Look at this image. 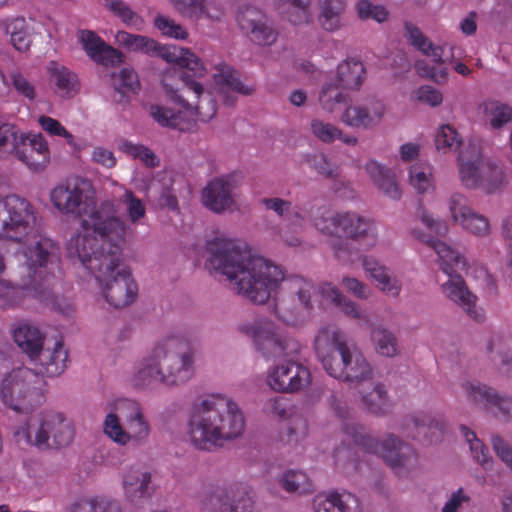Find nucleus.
<instances>
[{"label": "nucleus", "mask_w": 512, "mask_h": 512, "mask_svg": "<svg viewBox=\"0 0 512 512\" xmlns=\"http://www.w3.org/2000/svg\"><path fill=\"white\" fill-rule=\"evenodd\" d=\"M206 265L230 281L232 290L254 304H265L284 283L282 298L311 305L313 284L301 276L286 277L281 266L241 249L233 240L215 236L206 242Z\"/></svg>", "instance_id": "f257e3e1"}, {"label": "nucleus", "mask_w": 512, "mask_h": 512, "mask_svg": "<svg viewBox=\"0 0 512 512\" xmlns=\"http://www.w3.org/2000/svg\"><path fill=\"white\" fill-rule=\"evenodd\" d=\"M81 225L85 231L99 236L102 243L99 244L95 237L88 234L72 236L66 250L74 264L79 263L89 270L99 284L121 274L120 268H128L121 248L126 226L117 215L113 202L104 201L95 207L82 219Z\"/></svg>", "instance_id": "f03ea898"}, {"label": "nucleus", "mask_w": 512, "mask_h": 512, "mask_svg": "<svg viewBox=\"0 0 512 512\" xmlns=\"http://www.w3.org/2000/svg\"><path fill=\"white\" fill-rule=\"evenodd\" d=\"M25 262L19 282L6 284L0 291V299L9 306L23 302L26 296L38 299L62 314H68L72 309L69 302L59 297L55 292L57 278L55 272L60 267L59 246L50 238L40 237L34 245L24 251Z\"/></svg>", "instance_id": "7ed1b4c3"}, {"label": "nucleus", "mask_w": 512, "mask_h": 512, "mask_svg": "<svg viewBox=\"0 0 512 512\" xmlns=\"http://www.w3.org/2000/svg\"><path fill=\"white\" fill-rule=\"evenodd\" d=\"M188 427L191 443L197 449L212 451L239 437L245 422L236 403L213 394L193 404Z\"/></svg>", "instance_id": "20e7f679"}, {"label": "nucleus", "mask_w": 512, "mask_h": 512, "mask_svg": "<svg viewBox=\"0 0 512 512\" xmlns=\"http://www.w3.org/2000/svg\"><path fill=\"white\" fill-rule=\"evenodd\" d=\"M194 351L189 342L176 337L158 343L133 378L135 387L144 389L157 384L178 386L194 373Z\"/></svg>", "instance_id": "39448f33"}, {"label": "nucleus", "mask_w": 512, "mask_h": 512, "mask_svg": "<svg viewBox=\"0 0 512 512\" xmlns=\"http://www.w3.org/2000/svg\"><path fill=\"white\" fill-rule=\"evenodd\" d=\"M314 226L323 234L335 236L330 247L341 263H352L362 250L375 245L377 231L374 223L356 212H335L314 218Z\"/></svg>", "instance_id": "423d86ee"}, {"label": "nucleus", "mask_w": 512, "mask_h": 512, "mask_svg": "<svg viewBox=\"0 0 512 512\" xmlns=\"http://www.w3.org/2000/svg\"><path fill=\"white\" fill-rule=\"evenodd\" d=\"M317 358L333 378L360 384L373 378V369L365 356L347 344L342 332L323 328L314 341Z\"/></svg>", "instance_id": "0eeeda50"}, {"label": "nucleus", "mask_w": 512, "mask_h": 512, "mask_svg": "<svg viewBox=\"0 0 512 512\" xmlns=\"http://www.w3.org/2000/svg\"><path fill=\"white\" fill-rule=\"evenodd\" d=\"M43 377L26 367L6 374L0 386L2 403L17 413H31L40 404V386Z\"/></svg>", "instance_id": "6e6552de"}, {"label": "nucleus", "mask_w": 512, "mask_h": 512, "mask_svg": "<svg viewBox=\"0 0 512 512\" xmlns=\"http://www.w3.org/2000/svg\"><path fill=\"white\" fill-rule=\"evenodd\" d=\"M205 74L206 71L201 77ZM179 78L183 82V87L180 89H174L166 82V79L162 81L166 93L170 95L175 103L181 105L189 115H197L203 122H209L213 119L217 113L216 101L211 93L206 92L203 85L195 79L200 78V76L195 75L193 70L187 69L179 72Z\"/></svg>", "instance_id": "1a4fd4ad"}, {"label": "nucleus", "mask_w": 512, "mask_h": 512, "mask_svg": "<svg viewBox=\"0 0 512 512\" xmlns=\"http://www.w3.org/2000/svg\"><path fill=\"white\" fill-rule=\"evenodd\" d=\"M116 38L121 45L131 51L161 57L168 63H177L182 68L193 70L195 75L201 76L205 72V67L200 59L188 49L161 45L146 36L134 35L125 31L118 32Z\"/></svg>", "instance_id": "9d476101"}, {"label": "nucleus", "mask_w": 512, "mask_h": 512, "mask_svg": "<svg viewBox=\"0 0 512 512\" xmlns=\"http://www.w3.org/2000/svg\"><path fill=\"white\" fill-rule=\"evenodd\" d=\"M34 224V210L26 199L15 194L0 199V237L22 242Z\"/></svg>", "instance_id": "9b49d317"}, {"label": "nucleus", "mask_w": 512, "mask_h": 512, "mask_svg": "<svg viewBox=\"0 0 512 512\" xmlns=\"http://www.w3.org/2000/svg\"><path fill=\"white\" fill-rule=\"evenodd\" d=\"M16 436L25 437L28 443L38 448H61L73 441L74 430L61 413L47 412L42 415L37 428L16 432Z\"/></svg>", "instance_id": "f8f14e48"}, {"label": "nucleus", "mask_w": 512, "mask_h": 512, "mask_svg": "<svg viewBox=\"0 0 512 512\" xmlns=\"http://www.w3.org/2000/svg\"><path fill=\"white\" fill-rule=\"evenodd\" d=\"M256 349L266 358L290 357L300 352V343L282 334L270 321H260L250 328Z\"/></svg>", "instance_id": "ddd939ff"}, {"label": "nucleus", "mask_w": 512, "mask_h": 512, "mask_svg": "<svg viewBox=\"0 0 512 512\" xmlns=\"http://www.w3.org/2000/svg\"><path fill=\"white\" fill-rule=\"evenodd\" d=\"M92 192L93 187L88 179L74 177L52 190L51 201L62 213L80 217L87 213Z\"/></svg>", "instance_id": "4468645a"}, {"label": "nucleus", "mask_w": 512, "mask_h": 512, "mask_svg": "<svg viewBox=\"0 0 512 512\" xmlns=\"http://www.w3.org/2000/svg\"><path fill=\"white\" fill-rule=\"evenodd\" d=\"M254 502L250 495L238 488L217 487L202 500L205 512H253Z\"/></svg>", "instance_id": "2eb2a0df"}, {"label": "nucleus", "mask_w": 512, "mask_h": 512, "mask_svg": "<svg viewBox=\"0 0 512 512\" xmlns=\"http://www.w3.org/2000/svg\"><path fill=\"white\" fill-rule=\"evenodd\" d=\"M237 22L240 29L260 46H270L276 42L278 32L269 18L255 7L248 6L239 10Z\"/></svg>", "instance_id": "dca6fc26"}, {"label": "nucleus", "mask_w": 512, "mask_h": 512, "mask_svg": "<svg viewBox=\"0 0 512 512\" xmlns=\"http://www.w3.org/2000/svg\"><path fill=\"white\" fill-rule=\"evenodd\" d=\"M465 391L469 399L495 417L505 422L512 421V397L500 395L485 384L467 383Z\"/></svg>", "instance_id": "f3484780"}, {"label": "nucleus", "mask_w": 512, "mask_h": 512, "mask_svg": "<svg viewBox=\"0 0 512 512\" xmlns=\"http://www.w3.org/2000/svg\"><path fill=\"white\" fill-rule=\"evenodd\" d=\"M310 381L309 369L292 360L276 365L268 376L270 387L283 393L299 391L308 386Z\"/></svg>", "instance_id": "a211bd4d"}, {"label": "nucleus", "mask_w": 512, "mask_h": 512, "mask_svg": "<svg viewBox=\"0 0 512 512\" xmlns=\"http://www.w3.org/2000/svg\"><path fill=\"white\" fill-rule=\"evenodd\" d=\"M236 182L232 175L211 179L202 190L203 205L216 214L231 210L235 205Z\"/></svg>", "instance_id": "6ab92c4d"}, {"label": "nucleus", "mask_w": 512, "mask_h": 512, "mask_svg": "<svg viewBox=\"0 0 512 512\" xmlns=\"http://www.w3.org/2000/svg\"><path fill=\"white\" fill-rule=\"evenodd\" d=\"M402 429L413 440L433 443L443 433L444 422L429 413L418 411L404 418Z\"/></svg>", "instance_id": "aec40b11"}, {"label": "nucleus", "mask_w": 512, "mask_h": 512, "mask_svg": "<svg viewBox=\"0 0 512 512\" xmlns=\"http://www.w3.org/2000/svg\"><path fill=\"white\" fill-rule=\"evenodd\" d=\"M121 274L100 283L106 301L115 308L130 305L137 295V285L129 268H120Z\"/></svg>", "instance_id": "412c9836"}, {"label": "nucleus", "mask_w": 512, "mask_h": 512, "mask_svg": "<svg viewBox=\"0 0 512 512\" xmlns=\"http://www.w3.org/2000/svg\"><path fill=\"white\" fill-rule=\"evenodd\" d=\"M449 276L447 282L441 285L443 294L453 303L461 307L472 319L480 322L484 319L483 314L477 308V296L473 294L466 285V282L459 274H452L446 270Z\"/></svg>", "instance_id": "4be33fe9"}, {"label": "nucleus", "mask_w": 512, "mask_h": 512, "mask_svg": "<svg viewBox=\"0 0 512 512\" xmlns=\"http://www.w3.org/2000/svg\"><path fill=\"white\" fill-rule=\"evenodd\" d=\"M384 461L395 471L412 470L417 466L418 455L416 450L399 437L389 434L381 443Z\"/></svg>", "instance_id": "5701e85b"}, {"label": "nucleus", "mask_w": 512, "mask_h": 512, "mask_svg": "<svg viewBox=\"0 0 512 512\" xmlns=\"http://www.w3.org/2000/svg\"><path fill=\"white\" fill-rule=\"evenodd\" d=\"M385 105L379 100H369L363 105L345 107L341 121L352 128L371 129L380 124L385 115Z\"/></svg>", "instance_id": "b1692460"}, {"label": "nucleus", "mask_w": 512, "mask_h": 512, "mask_svg": "<svg viewBox=\"0 0 512 512\" xmlns=\"http://www.w3.org/2000/svg\"><path fill=\"white\" fill-rule=\"evenodd\" d=\"M485 160L480 147L476 144L469 143L460 150L457 165L459 178L464 187L478 189Z\"/></svg>", "instance_id": "393cba45"}, {"label": "nucleus", "mask_w": 512, "mask_h": 512, "mask_svg": "<svg viewBox=\"0 0 512 512\" xmlns=\"http://www.w3.org/2000/svg\"><path fill=\"white\" fill-rule=\"evenodd\" d=\"M449 209L454 221L470 233L477 236H485L488 234L490 226L488 219L476 212L469 206L466 197L460 193L451 196Z\"/></svg>", "instance_id": "a878e982"}, {"label": "nucleus", "mask_w": 512, "mask_h": 512, "mask_svg": "<svg viewBox=\"0 0 512 512\" xmlns=\"http://www.w3.org/2000/svg\"><path fill=\"white\" fill-rule=\"evenodd\" d=\"M79 40L87 55L95 62L104 66H116L124 61L123 54L107 45L95 32L79 31Z\"/></svg>", "instance_id": "bb28decb"}, {"label": "nucleus", "mask_w": 512, "mask_h": 512, "mask_svg": "<svg viewBox=\"0 0 512 512\" xmlns=\"http://www.w3.org/2000/svg\"><path fill=\"white\" fill-rule=\"evenodd\" d=\"M12 334L22 352L31 360H37L43 350L45 339L40 329L28 321H19L13 325Z\"/></svg>", "instance_id": "cd10ccee"}, {"label": "nucleus", "mask_w": 512, "mask_h": 512, "mask_svg": "<svg viewBox=\"0 0 512 512\" xmlns=\"http://www.w3.org/2000/svg\"><path fill=\"white\" fill-rule=\"evenodd\" d=\"M49 83L54 92L62 98H70L78 93L80 84L77 75L58 62L51 61L47 66Z\"/></svg>", "instance_id": "c85d7f7f"}, {"label": "nucleus", "mask_w": 512, "mask_h": 512, "mask_svg": "<svg viewBox=\"0 0 512 512\" xmlns=\"http://www.w3.org/2000/svg\"><path fill=\"white\" fill-rule=\"evenodd\" d=\"M412 233L415 235V237H417L423 243H426L437 253L443 262V270L445 273L446 270L450 271L452 274H458V271L466 270L467 263L465 258L460 253L453 250L446 243L435 239L430 235L418 232L417 230H413Z\"/></svg>", "instance_id": "c756f323"}, {"label": "nucleus", "mask_w": 512, "mask_h": 512, "mask_svg": "<svg viewBox=\"0 0 512 512\" xmlns=\"http://www.w3.org/2000/svg\"><path fill=\"white\" fill-rule=\"evenodd\" d=\"M115 410L129 423L133 431L131 439L143 440L149 435V425L144 419L138 402L131 399L118 400Z\"/></svg>", "instance_id": "7c9ffc66"}, {"label": "nucleus", "mask_w": 512, "mask_h": 512, "mask_svg": "<svg viewBox=\"0 0 512 512\" xmlns=\"http://www.w3.org/2000/svg\"><path fill=\"white\" fill-rule=\"evenodd\" d=\"M318 23L327 32H335L343 26L347 0H318Z\"/></svg>", "instance_id": "2f4dec72"}, {"label": "nucleus", "mask_w": 512, "mask_h": 512, "mask_svg": "<svg viewBox=\"0 0 512 512\" xmlns=\"http://www.w3.org/2000/svg\"><path fill=\"white\" fill-rule=\"evenodd\" d=\"M362 266L365 272L377 282L376 285L381 291L393 297L399 295L401 290L400 284L389 275L386 267L380 265L375 258L371 256L363 257Z\"/></svg>", "instance_id": "473e14b6"}, {"label": "nucleus", "mask_w": 512, "mask_h": 512, "mask_svg": "<svg viewBox=\"0 0 512 512\" xmlns=\"http://www.w3.org/2000/svg\"><path fill=\"white\" fill-rule=\"evenodd\" d=\"M361 407L366 412L382 417L387 415L392 408L388 392L382 383H377L371 391L361 392Z\"/></svg>", "instance_id": "72a5a7b5"}, {"label": "nucleus", "mask_w": 512, "mask_h": 512, "mask_svg": "<svg viewBox=\"0 0 512 512\" xmlns=\"http://www.w3.org/2000/svg\"><path fill=\"white\" fill-rule=\"evenodd\" d=\"M365 169L377 187L388 197L399 199L401 191L395 179V174L387 167L375 161H369Z\"/></svg>", "instance_id": "f704fd0d"}, {"label": "nucleus", "mask_w": 512, "mask_h": 512, "mask_svg": "<svg viewBox=\"0 0 512 512\" xmlns=\"http://www.w3.org/2000/svg\"><path fill=\"white\" fill-rule=\"evenodd\" d=\"M313 305H305L301 302H295V299L280 298L276 301L274 312L277 317L290 326L301 325Z\"/></svg>", "instance_id": "c9c22d12"}, {"label": "nucleus", "mask_w": 512, "mask_h": 512, "mask_svg": "<svg viewBox=\"0 0 512 512\" xmlns=\"http://www.w3.org/2000/svg\"><path fill=\"white\" fill-rule=\"evenodd\" d=\"M365 67L360 61H343L337 67L336 85L342 89H358L363 82Z\"/></svg>", "instance_id": "e433bc0d"}, {"label": "nucleus", "mask_w": 512, "mask_h": 512, "mask_svg": "<svg viewBox=\"0 0 512 512\" xmlns=\"http://www.w3.org/2000/svg\"><path fill=\"white\" fill-rule=\"evenodd\" d=\"M480 184L478 189L487 194H492L503 190L507 185V178L503 167L498 163L486 159L480 174Z\"/></svg>", "instance_id": "4c0bfd02"}, {"label": "nucleus", "mask_w": 512, "mask_h": 512, "mask_svg": "<svg viewBox=\"0 0 512 512\" xmlns=\"http://www.w3.org/2000/svg\"><path fill=\"white\" fill-rule=\"evenodd\" d=\"M371 340L375 351L381 356L393 358L400 353L396 335L383 325H376L372 328Z\"/></svg>", "instance_id": "58836bf2"}, {"label": "nucleus", "mask_w": 512, "mask_h": 512, "mask_svg": "<svg viewBox=\"0 0 512 512\" xmlns=\"http://www.w3.org/2000/svg\"><path fill=\"white\" fill-rule=\"evenodd\" d=\"M151 475L147 472H135L125 475L123 487L127 499L135 504L149 496L148 485Z\"/></svg>", "instance_id": "ea45409f"}, {"label": "nucleus", "mask_w": 512, "mask_h": 512, "mask_svg": "<svg viewBox=\"0 0 512 512\" xmlns=\"http://www.w3.org/2000/svg\"><path fill=\"white\" fill-rule=\"evenodd\" d=\"M12 153L33 171H40L47 164V157L44 154L35 152V146L32 145L28 135L20 134L17 147Z\"/></svg>", "instance_id": "a19ab883"}, {"label": "nucleus", "mask_w": 512, "mask_h": 512, "mask_svg": "<svg viewBox=\"0 0 512 512\" xmlns=\"http://www.w3.org/2000/svg\"><path fill=\"white\" fill-rule=\"evenodd\" d=\"M6 34L10 35L11 44L18 51H26L32 42L31 28L23 17H17L9 22H3Z\"/></svg>", "instance_id": "79ce46f5"}, {"label": "nucleus", "mask_w": 512, "mask_h": 512, "mask_svg": "<svg viewBox=\"0 0 512 512\" xmlns=\"http://www.w3.org/2000/svg\"><path fill=\"white\" fill-rule=\"evenodd\" d=\"M279 484L286 492L298 495L312 494L315 491L312 480L300 470L286 471L281 476Z\"/></svg>", "instance_id": "37998d69"}, {"label": "nucleus", "mask_w": 512, "mask_h": 512, "mask_svg": "<svg viewBox=\"0 0 512 512\" xmlns=\"http://www.w3.org/2000/svg\"><path fill=\"white\" fill-rule=\"evenodd\" d=\"M405 36L409 42L415 46L418 50L423 52L425 55L433 58V61L439 64L443 63L442 55L443 49L441 47L434 46L420 31L418 27L410 22H406L404 25Z\"/></svg>", "instance_id": "c03bdc74"}, {"label": "nucleus", "mask_w": 512, "mask_h": 512, "mask_svg": "<svg viewBox=\"0 0 512 512\" xmlns=\"http://www.w3.org/2000/svg\"><path fill=\"white\" fill-rule=\"evenodd\" d=\"M214 80L218 85L244 96L252 95L256 90L254 85L244 84L240 80L237 71L226 64L220 65L218 73L214 75Z\"/></svg>", "instance_id": "a18cd8bd"}, {"label": "nucleus", "mask_w": 512, "mask_h": 512, "mask_svg": "<svg viewBox=\"0 0 512 512\" xmlns=\"http://www.w3.org/2000/svg\"><path fill=\"white\" fill-rule=\"evenodd\" d=\"M321 295L330 300L345 315L354 319L361 318V312L358 305L341 293L339 289L330 283H324L320 287Z\"/></svg>", "instance_id": "49530a36"}, {"label": "nucleus", "mask_w": 512, "mask_h": 512, "mask_svg": "<svg viewBox=\"0 0 512 512\" xmlns=\"http://www.w3.org/2000/svg\"><path fill=\"white\" fill-rule=\"evenodd\" d=\"M67 358V351L64 350L61 343L57 342L53 350L43 349L38 360L45 366L49 375L57 376L65 370Z\"/></svg>", "instance_id": "de8ad7c7"}, {"label": "nucleus", "mask_w": 512, "mask_h": 512, "mask_svg": "<svg viewBox=\"0 0 512 512\" xmlns=\"http://www.w3.org/2000/svg\"><path fill=\"white\" fill-rule=\"evenodd\" d=\"M483 109L485 119L493 129H500L512 122V107L507 104L494 100L486 101Z\"/></svg>", "instance_id": "09e8293b"}, {"label": "nucleus", "mask_w": 512, "mask_h": 512, "mask_svg": "<svg viewBox=\"0 0 512 512\" xmlns=\"http://www.w3.org/2000/svg\"><path fill=\"white\" fill-rule=\"evenodd\" d=\"M335 83L325 84L319 94V102L322 108L327 112H334L343 104L347 106L351 99L348 94L344 93Z\"/></svg>", "instance_id": "8fccbe9b"}, {"label": "nucleus", "mask_w": 512, "mask_h": 512, "mask_svg": "<svg viewBox=\"0 0 512 512\" xmlns=\"http://www.w3.org/2000/svg\"><path fill=\"white\" fill-rule=\"evenodd\" d=\"M175 9L184 17L198 20L203 16L218 18L209 11L208 0H170Z\"/></svg>", "instance_id": "3c124183"}, {"label": "nucleus", "mask_w": 512, "mask_h": 512, "mask_svg": "<svg viewBox=\"0 0 512 512\" xmlns=\"http://www.w3.org/2000/svg\"><path fill=\"white\" fill-rule=\"evenodd\" d=\"M112 78L115 90L120 93L121 98H124L126 93H137L140 89L138 75L132 68L124 67L118 74L114 73Z\"/></svg>", "instance_id": "603ef678"}, {"label": "nucleus", "mask_w": 512, "mask_h": 512, "mask_svg": "<svg viewBox=\"0 0 512 512\" xmlns=\"http://www.w3.org/2000/svg\"><path fill=\"white\" fill-rule=\"evenodd\" d=\"M462 144L459 133L449 124L442 125L435 136L437 151L447 153L457 150Z\"/></svg>", "instance_id": "864d4df0"}, {"label": "nucleus", "mask_w": 512, "mask_h": 512, "mask_svg": "<svg viewBox=\"0 0 512 512\" xmlns=\"http://www.w3.org/2000/svg\"><path fill=\"white\" fill-rule=\"evenodd\" d=\"M354 8L357 17L362 21L373 19L378 23H383L389 17V11L383 5L373 4L369 0H358Z\"/></svg>", "instance_id": "5fc2aeb1"}, {"label": "nucleus", "mask_w": 512, "mask_h": 512, "mask_svg": "<svg viewBox=\"0 0 512 512\" xmlns=\"http://www.w3.org/2000/svg\"><path fill=\"white\" fill-rule=\"evenodd\" d=\"M104 432L113 441L120 445H125L131 440V434L123 429L118 416L115 413H109L106 416L104 421Z\"/></svg>", "instance_id": "6e6d98bb"}, {"label": "nucleus", "mask_w": 512, "mask_h": 512, "mask_svg": "<svg viewBox=\"0 0 512 512\" xmlns=\"http://www.w3.org/2000/svg\"><path fill=\"white\" fill-rule=\"evenodd\" d=\"M119 148L128 155L142 160L149 167H155L157 165L155 154L144 145H137L123 140Z\"/></svg>", "instance_id": "4d7b16f0"}, {"label": "nucleus", "mask_w": 512, "mask_h": 512, "mask_svg": "<svg viewBox=\"0 0 512 512\" xmlns=\"http://www.w3.org/2000/svg\"><path fill=\"white\" fill-rule=\"evenodd\" d=\"M151 117L161 126L176 128L180 122V113L160 105L150 106Z\"/></svg>", "instance_id": "13d9d810"}, {"label": "nucleus", "mask_w": 512, "mask_h": 512, "mask_svg": "<svg viewBox=\"0 0 512 512\" xmlns=\"http://www.w3.org/2000/svg\"><path fill=\"white\" fill-rule=\"evenodd\" d=\"M311 129L313 134L324 143H332L342 136V131L339 128L319 119L312 120Z\"/></svg>", "instance_id": "bf43d9fd"}, {"label": "nucleus", "mask_w": 512, "mask_h": 512, "mask_svg": "<svg viewBox=\"0 0 512 512\" xmlns=\"http://www.w3.org/2000/svg\"><path fill=\"white\" fill-rule=\"evenodd\" d=\"M311 167L326 179L334 180L339 176L338 166L332 163L324 154L313 155L309 159Z\"/></svg>", "instance_id": "052dcab7"}, {"label": "nucleus", "mask_w": 512, "mask_h": 512, "mask_svg": "<svg viewBox=\"0 0 512 512\" xmlns=\"http://www.w3.org/2000/svg\"><path fill=\"white\" fill-rule=\"evenodd\" d=\"M430 176L428 166L416 164L410 168V183L419 193H425L431 187Z\"/></svg>", "instance_id": "680f3d73"}, {"label": "nucleus", "mask_w": 512, "mask_h": 512, "mask_svg": "<svg viewBox=\"0 0 512 512\" xmlns=\"http://www.w3.org/2000/svg\"><path fill=\"white\" fill-rule=\"evenodd\" d=\"M154 25L165 36H169L175 39H186L188 36V33L183 26L168 17H156L154 20Z\"/></svg>", "instance_id": "e2e57ef3"}, {"label": "nucleus", "mask_w": 512, "mask_h": 512, "mask_svg": "<svg viewBox=\"0 0 512 512\" xmlns=\"http://www.w3.org/2000/svg\"><path fill=\"white\" fill-rule=\"evenodd\" d=\"M105 7L126 24H136L140 17L123 0H105Z\"/></svg>", "instance_id": "0e129e2a"}, {"label": "nucleus", "mask_w": 512, "mask_h": 512, "mask_svg": "<svg viewBox=\"0 0 512 512\" xmlns=\"http://www.w3.org/2000/svg\"><path fill=\"white\" fill-rule=\"evenodd\" d=\"M311 0H283L282 8H297L295 14L289 15V21L294 24L308 23L310 19Z\"/></svg>", "instance_id": "69168bd1"}, {"label": "nucleus", "mask_w": 512, "mask_h": 512, "mask_svg": "<svg viewBox=\"0 0 512 512\" xmlns=\"http://www.w3.org/2000/svg\"><path fill=\"white\" fill-rule=\"evenodd\" d=\"M491 445L497 457L512 472V445L499 434H492Z\"/></svg>", "instance_id": "338daca9"}, {"label": "nucleus", "mask_w": 512, "mask_h": 512, "mask_svg": "<svg viewBox=\"0 0 512 512\" xmlns=\"http://www.w3.org/2000/svg\"><path fill=\"white\" fill-rule=\"evenodd\" d=\"M344 430L351 435L357 444L364 446L370 452H376L379 447L377 439L364 434L362 426L346 424Z\"/></svg>", "instance_id": "774afa93"}]
</instances>
